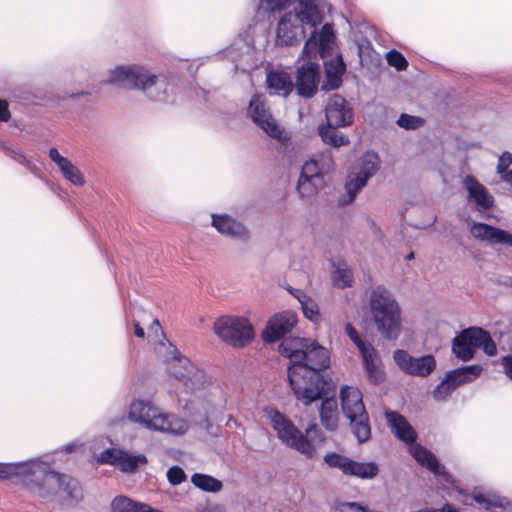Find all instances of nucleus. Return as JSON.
<instances>
[{"label":"nucleus","instance_id":"4","mask_svg":"<svg viewBox=\"0 0 512 512\" xmlns=\"http://www.w3.org/2000/svg\"><path fill=\"white\" fill-rule=\"evenodd\" d=\"M279 352L290 360L289 366H301L321 373L330 367V352L309 338H287L279 345Z\"/></svg>","mask_w":512,"mask_h":512},{"label":"nucleus","instance_id":"16","mask_svg":"<svg viewBox=\"0 0 512 512\" xmlns=\"http://www.w3.org/2000/svg\"><path fill=\"white\" fill-rule=\"evenodd\" d=\"M325 117L328 124L350 126L354 113L347 100L339 94H333L325 107Z\"/></svg>","mask_w":512,"mask_h":512},{"label":"nucleus","instance_id":"21","mask_svg":"<svg viewBox=\"0 0 512 512\" xmlns=\"http://www.w3.org/2000/svg\"><path fill=\"white\" fill-rule=\"evenodd\" d=\"M463 185L468 192L469 200L476 204L479 211L488 210L494 205L493 196L474 176L467 175Z\"/></svg>","mask_w":512,"mask_h":512},{"label":"nucleus","instance_id":"36","mask_svg":"<svg viewBox=\"0 0 512 512\" xmlns=\"http://www.w3.org/2000/svg\"><path fill=\"white\" fill-rule=\"evenodd\" d=\"M472 498L478 504L483 505L488 511H491L493 508L505 509L508 503L506 498L495 494L484 495L481 493H473Z\"/></svg>","mask_w":512,"mask_h":512},{"label":"nucleus","instance_id":"5","mask_svg":"<svg viewBox=\"0 0 512 512\" xmlns=\"http://www.w3.org/2000/svg\"><path fill=\"white\" fill-rule=\"evenodd\" d=\"M265 415L272 428L276 431L279 440L289 448H292L308 459L316 456V448L312 440L320 435V430L315 424L306 428L304 435L294 423L283 413L272 408L264 409Z\"/></svg>","mask_w":512,"mask_h":512},{"label":"nucleus","instance_id":"25","mask_svg":"<svg viewBox=\"0 0 512 512\" xmlns=\"http://www.w3.org/2000/svg\"><path fill=\"white\" fill-rule=\"evenodd\" d=\"M368 380L378 384L384 379L381 358L375 347H368V350L361 354Z\"/></svg>","mask_w":512,"mask_h":512},{"label":"nucleus","instance_id":"53","mask_svg":"<svg viewBox=\"0 0 512 512\" xmlns=\"http://www.w3.org/2000/svg\"><path fill=\"white\" fill-rule=\"evenodd\" d=\"M48 155L51 161H53L56 165L60 162H63V160L66 158L60 155L59 151L56 148H51L48 152Z\"/></svg>","mask_w":512,"mask_h":512},{"label":"nucleus","instance_id":"43","mask_svg":"<svg viewBox=\"0 0 512 512\" xmlns=\"http://www.w3.org/2000/svg\"><path fill=\"white\" fill-rule=\"evenodd\" d=\"M397 124L406 130H415L424 124V120L421 117L403 113L398 118Z\"/></svg>","mask_w":512,"mask_h":512},{"label":"nucleus","instance_id":"52","mask_svg":"<svg viewBox=\"0 0 512 512\" xmlns=\"http://www.w3.org/2000/svg\"><path fill=\"white\" fill-rule=\"evenodd\" d=\"M506 157H510V153L509 152H504L500 158H499V162H498V165H497V172L498 173H506L508 170H507V167H508V163H506Z\"/></svg>","mask_w":512,"mask_h":512},{"label":"nucleus","instance_id":"61","mask_svg":"<svg viewBox=\"0 0 512 512\" xmlns=\"http://www.w3.org/2000/svg\"><path fill=\"white\" fill-rule=\"evenodd\" d=\"M506 163H508V165L510 163H512V155L510 154V157H506Z\"/></svg>","mask_w":512,"mask_h":512},{"label":"nucleus","instance_id":"27","mask_svg":"<svg viewBox=\"0 0 512 512\" xmlns=\"http://www.w3.org/2000/svg\"><path fill=\"white\" fill-rule=\"evenodd\" d=\"M321 424L329 431L338 427V402L335 397H327L322 400L319 409Z\"/></svg>","mask_w":512,"mask_h":512},{"label":"nucleus","instance_id":"32","mask_svg":"<svg viewBox=\"0 0 512 512\" xmlns=\"http://www.w3.org/2000/svg\"><path fill=\"white\" fill-rule=\"evenodd\" d=\"M295 296L300 303L304 316L315 324L319 323L322 317L316 301L301 290H297Z\"/></svg>","mask_w":512,"mask_h":512},{"label":"nucleus","instance_id":"29","mask_svg":"<svg viewBox=\"0 0 512 512\" xmlns=\"http://www.w3.org/2000/svg\"><path fill=\"white\" fill-rule=\"evenodd\" d=\"M482 366L475 364L469 366H463L451 371H448L445 374V378L450 383H453V387L456 389L458 386L472 382L476 378H478L482 372Z\"/></svg>","mask_w":512,"mask_h":512},{"label":"nucleus","instance_id":"31","mask_svg":"<svg viewBox=\"0 0 512 512\" xmlns=\"http://www.w3.org/2000/svg\"><path fill=\"white\" fill-rule=\"evenodd\" d=\"M112 512H162L154 509L148 504L133 501L132 499L120 495L113 499L111 502Z\"/></svg>","mask_w":512,"mask_h":512},{"label":"nucleus","instance_id":"8","mask_svg":"<svg viewBox=\"0 0 512 512\" xmlns=\"http://www.w3.org/2000/svg\"><path fill=\"white\" fill-rule=\"evenodd\" d=\"M362 399V392L356 387L343 386L340 390L342 411L349 419L350 429L359 443H365L371 437L369 415Z\"/></svg>","mask_w":512,"mask_h":512},{"label":"nucleus","instance_id":"42","mask_svg":"<svg viewBox=\"0 0 512 512\" xmlns=\"http://www.w3.org/2000/svg\"><path fill=\"white\" fill-rule=\"evenodd\" d=\"M311 34L310 37L306 40L304 47H303V54L307 57H310L312 55H315L316 53H320L321 57H324V55L327 53L326 51H322L320 49V43L317 41V32L316 27L311 28Z\"/></svg>","mask_w":512,"mask_h":512},{"label":"nucleus","instance_id":"11","mask_svg":"<svg viewBox=\"0 0 512 512\" xmlns=\"http://www.w3.org/2000/svg\"><path fill=\"white\" fill-rule=\"evenodd\" d=\"M216 335L233 347L242 348L254 339V328L250 321L242 316H221L214 323Z\"/></svg>","mask_w":512,"mask_h":512},{"label":"nucleus","instance_id":"56","mask_svg":"<svg viewBox=\"0 0 512 512\" xmlns=\"http://www.w3.org/2000/svg\"><path fill=\"white\" fill-rule=\"evenodd\" d=\"M503 180L512 186V169L507 171L503 176Z\"/></svg>","mask_w":512,"mask_h":512},{"label":"nucleus","instance_id":"34","mask_svg":"<svg viewBox=\"0 0 512 512\" xmlns=\"http://www.w3.org/2000/svg\"><path fill=\"white\" fill-rule=\"evenodd\" d=\"M191 482L199 489L205 492H218L222 489V482L210 475L195 473L191 477Z\"/></svg>","mask_w":512,"mask_h":512},{"label":"nucleus","instance_id":"23","mask_svg":"<svg viewBox=\"0 0 512 512\" xmlns=\"http://www.w3.org/2000/svg\"><path fill=\"white\" fill-rule=\"evenodd\" d=\"M212 225L225 236L244 241L249 239V232L246 227L228 215H212Z\"/></svg>","mask_w":512,"mask_h":512},{"label":"nucleus","instance_id":"15","mask_svg":"<svg viewBox=\"0 0 512 512\" xmlns=\"http://www.w3.org/2000/svg\"><path fill=\"white\" fill-rule=\"evenodd\" d=\"M98 461L102 464L114 465L122 472L133 473L139 465L147 463V458L143 454L131 455L126 451L110 448L100 453Z\"/></svg>","mask_w":512,"mask_h":512},{"label":"nucleus","instance_id":"20","mask_svg":"<svg viewBox=\"0 0 512 512\" xmlns=\"http://www.w3.org/2000/svg\"><path fill=\"white\" fill-rule=\"evenodd\" d=\"M480 335L477 327H471L461 331L452 341V352L456 358L462 361H469L474 357L477 349V340Z\"/></svg>","mask_w":512,"mask_h":512},{"label":"nucleus","instance_id":"37","mask_svg":"<svg viewBox=\"0 0 512 512\" xmlns=\"http://www.w3.org/2000/svg\"><path fill=\"white\" fill-rule=\"evenodd\" d=\"M324 185L323 182H316L312 181V179L305 178L302 176H299L298 184H297V191L301 198L303 199H310L316 193L320 188H322Z\"/></svg>","mask_w":512,"mask_h":512},{"label":"nucleus","instance_id":"7","mask_svg":"<svg viewBox=\"0 0 512 512\" xmlns=\"http://www.w3.org/2000/svg\"><path fill=\"white\" fill-rule=\"evenodd\" d=\"M128 418L147 429L173 435H183L189 427L184 419L163 413L157 406L145 400H135L131 403Z\"/></svg>","mask_w":512,"mask_h":512},{"label":"nucleus","instance_id":"14","mask_svg":"<svg viewBox=\"0 0 512 512\" xmlns=\"http://www.w3.org/2000/svg\"><path fill=\"white\" fill-rule=\"evenodd\" d=\"M393 359L402 372L411 376L426 377L436 368V360L432 355L413 357L406 350L397 349Z\"/></svg>","mask_w":512,"mask_h":512},{"label":"nucleus","instance_id":"63","mask_svg":"<svg viewBox=\"0 0 512 512\" xmlns=\"http://www.w3.org/2000/svg\"><path fill=\"white\" fill-rule=\"evenodd\" d=\"M0 146H2V142L0 141Z\"/></svg>","mask_w":512,"mask_h":512},{"label":"nucleus","instance_id":"26","mask_svg":"<svg viewBox=\"0 0 512 512\" xmlns=\"http://www.w3.org/2000/svg\"><path fill=\"white\" fill-rule=\"evenodd\" d=\"M332 159L330 157L320 160L311 159L302 166L300 176L324 183V175L332 168Z\"/></svg>","mask_w":512,"mask_h":512},{"label":"nucleus","instance_id":"18","mask_svg":"<svg viewBox=\"0 0 512 512\" xmlns=\"http://www.w3.org/2000/svg\"><path fill=\"white\" fill-rule=\"evenodd\" d=\"M470 233L481 242L512 247V233L501 228L482 222H474L470 227Z\"/></svg>","mask_w":512,"mask_h":512},{"label":"nucleus","instance_id":"13","mask_svg":"<svg viewBox=\"0 0 512 512\" xmlns=\"http://www.w3.org/2000/svg\"><path fill=\"white\" fill-rule=\"evenodd\" d=\"M171 374L190 390L199 389L205 382V375L188 358L182 356L173 346V356L169 364Z\"/></svg>","mask_w":512,"mask_h":512},{"label":"nucleus","instance_id":"57","mask_svg":"<svg viewBox=\"0 0 512 512\" xmlns=\"http://www.w3.org/2000/svg\"><path fill=\"white\" fill-rule=\"evenodd\" d=\"M72 165H73V163H72L70 160H68V161H67V165H64V166H63L62 168H60L59 170H60V172L63 174V173H65V172H67V169H71V168H72Z\"/></svg>","mask_w":512,"mask_h":512},{"label":"nucleus","instance_id":"17","mask_svg":"<svg viewBox=\"0 0 512 512\" xmlns=\"http://www.w3.org/2000/svg\"><path fill=\"white\" fill-rule=\"evenodd\" d=\"M296 323L297 316L293 312L283 311L278 313L268 321L262 333V338L267 343H274L290 332Z\"/></svg>","mask_w":512,"mask_h":512},{"label":"nucleus","instance_id":"46","mask_svg":"<svg viewBox=\"0 0 512 512\" xmlns=\"http://www.w3.org/2000/svg\"><path fill=\"white\" fill-rule=\"evenodd\" d=\"M387 62L390 66L395 67L398 71L405 70L408 66V62L405 57L396 50H391L386 56Z\"/></svg>","mask_w":512,"mask_h":512},{"label":"nucleus","instance_id":"47","mask_svg":"<svg viewBox=\"0 0 512 512\" xmlns=\"http://www.w3.org/2000/svg\"><path fill=\"white\" fill-rule=\"evenodd\" d=\"M63 177L69 180L72 184L82 186L85 184V180L80 170L73 164L71 169H67V172L62 174Z\"/></svg>","mask_w":512,"mask_h":512},{"label":"nucleus","instance_id":"28","mask_svg":"<svg viewBox=\"0 0 512 512\" xmlns=\"http://www.w3.org/2000/svg\"><path fill=\"white\" fill-rule=\"evenodd\" d=\"M409 446V453L417 461L418 464L427 468L434 474H441V466L436 456L432 452L415 442Z\"/></svg>","mask_w":512,"mask_h":512},{"label":"nucleus","instance_id":"40","mask_svg":"<svg viewBox=\"0 0 512 512\" xmlns=\"http://www.w3.org/2000/svg\"><path fill=\"white\" fill-rule=\"evenodd\" d=\"M477 329L478 332H480V335H477L479 338V340H477V348H482L487 355L494 356L497 353L495 342L491 339L489 333L484 329L478 327Z\"/></svg>","mask_w":512,"mask_h":512},{"label":"nucleus","instance_id":"58","mask_svg":"<svg viewBox=\"0 0 512 512\" xmlns=\"http://www.w3.org/2000/svg\"><path fill=\"white\" fill-rule=\"evenodd\" d=\"M84 95H87L86 92H80V93H76V94H71L70 97L71 98H77L79 96H84Z\"/></svg>","mask_w":512,"mask_h":512},{"label":"nucleus","instance_id":"41","mask_svg":"<svg viewBox=\"0 0 512 512\" xmlns=\"http://www.w3.org/2000/svg\"><path fill=\"white\" fill-rule=\"evenodd\" d=\"M345 332L351 341L357 346L360 354L366 352L368 347H374L370 342L364 340L351 323H347L345 326Z\"/></svg>","mask_w":512,"mask_h":512},{"label":"nucleus","instance_id":"24","mask_svg":"<svg viewBox=\"0 0 512 512\" xmlns=\"http://www.w3.org/2000/svg\"><path fill=\"white\" fill-rule=\"evenodd\" d=\"M266 84L271 95L287 97L293 91L294 83L285 71H270L266 76Z\"/></svg>","mask_w":512,"mask_h":512},{"label":"nucleus","instance_id":"44","mask_svg":"<svg viewBox=\"0 0 512 512\" xmlns=\"http://www.w3.org/2000/svg\"><path fill=\"white\" fill-rule=\"evenodd\" d=\"M325 73H331L342 76L345 73L346 65L341 55L324 63Z\"/></svg>","mask_w":512,"mask_h":512},{"label":"nucleus","instance_id":"54","mask_svg":"<svg viewBox=\"0 0 512 512\" xmlns=\"http://www.w3.org/2000/svg\"><path fill=\"white\" fill-rule=\"evenodd\" d=\"M502 364L506 375L512 379V356H506L502 359Z\"/></svg>","mask_w":512,"mask_h":512},{"label":"nucleus","instance_id":"9","mask_svg":"<svg viewBox=\"0 0 512 512\" xmlns=\"http://www.w3.org/2000/svg\"><path fill=\"white\" fill-rule=\"evenodd\" d=\"M288 380L296 399L305 406L321 399L327 385L321 373L309 371L301 366H288Z\"/></svg>","mask_w":512,"mask_h":512},{"label":"nucleus","instance_id":"1","mask_svg":"<svg viewBox=\"0 0 512 512\" xmlns=\"http://www.w3.org/2000/svg\"><path fill=\"white\" fill-rule=\"evenodd\" d=\"M19 475L24 477L23 483L30 494L43 503L58 501L76 504L83 499L82 487L78 480L53 471L44 463H0L1 479Z\"/></svg>","mask_w":512,"mask_h":512},{"label":"nucleus","instance_id":"3","mask_svg":"<svg viewBox=\"0 0 512 512\" xmlns=\"http://www.w3.org/2000/svg\"><path fill=\"white\" fill-rule=\"evenodd\" d=\"M369 309L379 334L387 340H396L402 330V313L392 293L383 286L374 288L369 297Z\"/></svg>","mask_w":512,"mask_h":512},{"label":"nucleus","instance_id":"6","mask_svg":"<svg viewBox=\"0 0 512 512\" xmlns=\"http://www.w3.org/2000/svg\"><path fill=\"white\" fill-rule=\"evenodd\" d=\"M323 21V14L315 0H299L295 14L286 13L277 27L276 43L280 46H292L301 41L305 35L303 26L315 28Z\"/></svg>","mask_w":512,"mask_h":512},{"label":"nucleus","instance_id":"22","mask_svg":"<svg viewBox=\"0 0 512 512\" xmlns=\"http://www.w3.org/2000/svg\"><path fill=\"white\" fill-rule=\"evenodd\" d=\"M388 425L397 439L411 445L415 442L417 434L407 419L395 411L386 412Z\"/></svg>","mask_w":512,"mask_h":512},{"label":"nucleus","instance_id":"30","mask_svg":"<svg viewBox=\"0 0 512 512\" xmlns=\"http://www.w3.org/2000/svg\"><path fill=\"white\" fill-rule=\"evenodd\" d=\"M340 126H336L333 124H322L318 127V133L322 139V141L330 145L332 147H341L346 146L350 143L348 136L338 131L337 128Z\"/></svg>","mask_w":512,"mask_h":512},{"label":"nucleus","instance_id":"39","mask_svg":"<svg viewBox=\"0 0 512 512\" xmlns=\"http://www.w3.org/2000/svg\"><path fill=\"white\" fill-rule=\"evenodd\" d=\"M335 34L333 26L326 23L322 26L319 34H317V41L320 43V49L322 51H328L334 44Z\"/></svg>","mask_w":512,"mask_h":512},{"label":"nucleus","instance_id":"48","mask_svg":"<svg viewBox=\"0 0 512 512\" xmlns=\"http://www.w3.org/2000/svg\"><path fill=\"white\" fill-rule=\"evenodd\" d=\"M167 479L170 484L178 485L186 479V475L181 467L173 466L167 471Z\"/></svg>","mask_w":512,"mask_h":512},{"label":"nucleus","instance_id":"2","mask_svg":"<svg viewBox=\"0 0 512 512\" xmlns=\"http://www.w3.org/2000/svg\"><path fill=\"white\" fill-rule=\"evenodd\" d=\"M106 82L128 89H140L151 100L167 99L169 86L167 79L164 76L151 74L142 66H118L110 72Z\"/></svg>","mask_w":512,"mask_h":512},{"label":"nucleus","instance_id":"19","mask_svg":"<svg viewBox=\"0 0 512 512\" xmlns=\"http://www.w3.org/2000/svg\"><path fill=\"white\" fill-rule=\"evenodd\" d=\"M319 81V65L309 62L297 70L295 88L299 96L311 98L317 91Z\"/></svg>","mask_w":512,"mask_h":512},{"label":"nucleus","instance_id":"12","mask_svg":"<svg viewBox=\"0 0 512 512\" xmlns=\"http://www.w3.org/2000/svg\"><path fill=\"white\" fill-rule=\"evenodd\" d=\"M324 462L330 468L339 469L346 476L360 479H374L379 473V466L375 462H358L336 452L325 454Z\"/></svg>","mask_w":512,"mask_h":512},{"label":"nucleus","instance_id":"50","mask_svg":"<svg viewBox=\"0 0 512 512\" xmlns=\"http://www.w3.org/2000/svg\"><path fill=\"white\" fill-rule=\"evenodd\" d=\"M271 11L281 10L286 7L291 0H264Z\"/></svg>","mask_w":512,"mask_h":512},{"label":"nucleus","instance_id":"55","mask_svg":"<svg viewBox=\"0 0 512 512\" xmlns=\"http://www.w3.org/2000/svg\"><path fill=\"white\" fill-rule=\"evenodd\" d=\"M134 333L137 337L143 338L145 336V332L143 328L140 326L139 322H134Z\"/></svg>","mask_w":512,"mask_h":512},{"label":"nucleus","instance_id":"38","mask_svg":"<svg viewBox=\"0 0 512 512\" xmlns=\"http://www.w3.org/2000/svg\"><path fill=\"white\" fill-rule=\"evenodd\" d=\"M333 283L336 287L344 289L350 287L353 283V272L346 265H339L332 275Z\"/></svg>","mask_w":512,"mask_h":512},{"label":"nucleus","instance_id":"62","mask_svg":"<svg viewBox=\"0 0 512 512\" xmlns=\"http://www.w3.org/2000/svg\"><path fill=\"white\" fill-rule=\"evenodd\" d=\"M153 324L156 325L157 327H160V323L157 319L153 320Z\"/></svg>","mask_w":512,"mask_h":512},{"label":"nucleus","instance_id":"49","mask_svg":"<svg viewBox=\"0 0 512 512\" xmlns=\"http://www.w3.org/2000/svg\"><path fill=\"white\" fill-rule=\"evenodd\" d=\"M325 77L326 79L322 85V89L325 91L337 89L342 84V76L340 75L325 73Z\"/></svg>","mask_w":512,"mask_h":512},{"label":"nucleus","instance_id":"51","mask_svg":"<svg viewBox=\"0 0 512 512\" xmlns=\"http://www.w3.org/2000/svg\"><path fill=\"white\" fill-rule=\"evenodd\" d=\"M11 118L8 102L0 99V121L7 122Z\"/></svg>","mask_w":512,"mask_h":512},{"label":"nucleus","instance_id":"60","mask_svg":"<svg viewBox=\"0 0 512 512\" xmlns=\"http://www.w3.org/2000/svg\"><path fill=\"white\" fill-rule=\"evenodd\" d=\"M406 260L410 261L412 259H414V253L413 252H410L406 257H405Z\"/></svg>","mask_w":512,"mask_h":512},{"label":"nucleus","instance_id":"59","mask_svg":"<svg viewBox=\"0 0 512 512\" xmlns=\"http://www.w3.org/2000/svg\"><path fill=\"white\" fill-rule=\"evenodd\" d=\"M68 160H69L68 158H65V159L63 160V162L58 163V164H57L58 168L60 169V168H62L64 165H67V161H68Z\"/></svg>","mask_w":512,"mask_h":512},{"label":"nucleus","instance_id":"35","mask_svg":"<svg viewBox=\"0 0 512 512\" xmlns=\"http://www.w3.org/2000/svg\"><path fill=\"white\" fill-rule=\"evenodd\" d=\"M366 183L367 180L365 177L359 176L357 174L350 175L345 185L347 199H342L340 202L343 205H347L353 202L358 192L366 185Z\"/></svg>","mask_w":512,"mask_h":512},{"label":"nucleus","instance_id":"10","mask_svg":"<svg viewBox=\"0 0 512 512\" xmlns=\"http://www.w3.org/2000/svg\"><path fill=\"white\" fill-rule=\"evenodd\" d=\"M247 114L263 132L280 144L284 152L294 150L291 137L273 117L263 95L255 94L251 98Z\"/></svg>","mask_w":512,"mask_h":512},{"label":"nucleus","instance_id":"33","mask_svg":"<svg viewBox=\"0 0 512 512\" xmlns=\"http://www.w3.org/2000/svg\"><path fill=\"white\" fill-rule=\"evenodd\" d=\"M379 168V157L373 152H367L360 158L359 172L356 174L368 180Z\"/></svg>","mask_w":512,"mask_h":512},{"label":"nucleus","instance_id":"45","mask_svg":"<svg viewBox=\"0 0 512 512\" xmlns=\"http://www.w3.org/2000/svg\"><path fill=\"white\" fill-rule=\"evenodd\" d=\"M453 383L444 378L434 389L433 396L438 401L445 400L455 390Z\"/></svg>","mask_w":512,"mask_h":512}]
</instances>
